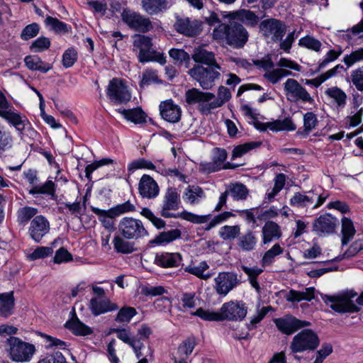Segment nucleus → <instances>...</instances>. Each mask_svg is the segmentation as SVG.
Instances as JSON below:
<instances>
[{
	"instance_id": "54",
	"label": "nucleus",
	"mask_w": 363,
	"mask_h": 363,
	"mask_svg": "<svg viewBox=\"0 0 363 363\" xmlns=\"http://www.w3.org/2000/svg\"><path fill=\"white\" fill-rule=\"evenodd\" d=\"M208 268V264L205 262H202L198 267H188L185 269L186 272L196 276L197 277L207 280L211 277V274H205L204 272Z\"/></svg>"
},
{
	"instance_id": "47",
	"label": "nucleus",
	"mask_w": 363,
	"mask_h": 363,
	"mask_svg": "<svg viewBox=\"0 0 363 363\" xmlns=\"http://www.w3.org/2000/svg\"><path fill=\"white\" fill-rule=\"evenodd\" d=\"M135 211V206L130 201L118 204L116 206L109 209L111 216H119L125 213L133 212Z\"/></svg>"
},
{
	"instance_id": "14",
	"label": "nucleus",
	"mask_w": 363,
	"mask_h": 363,
	"mask_svg": "<svg viewBox=\"0 0 363 363\" xmlns=\"http://www.w3.org/2000/svg\"><path fill=\"white\" fill-rule=\"evenodd\" d=\"M107 96L114 104H125L131 99L123 80L113 78L107 87Z\"/></svg>"
},
{
	"instance_id": "46",
	"label": "nucleus",
	"mask_w": 363,
	"mask_h": 363,
	"mask_svg": "<svg viewBox=\"0 0 363 363\" xmlns=\"http://www.w3.org/2000/svg\"><path fill=\"white\" fill-rule=\"evenodd\" d=\"M292 72L291 71L282 69V68H278L274 69L272 71H267L264 74V77L267 80H269L272 84L277 83L282 77H286L289 75H291Z\"/></svg>"
},
{
	"instance_id": "19",
	"label": "nucleus",
	"mask_w": 363,
	"mask_h": 363,
	"mask_svg": "<svg viewBox=\"0 0 363 363\" xmlns=\"http://www.w3.org/2000/svg\"><path fill=\"white\" fill-rule=\"evenodd\" d=\"M274 321L277 328L286 335H291L298 329L311 325L308 321L301 320L294 317L277 318Z\"/></svg>"
},
{
	"instance_id": "56",
	"label": "nucleus",
	"mask_w": 363,
	"mask_h": 363,
	"mask_svg": "<svg viewBox=\"0 0 363 363\" xmlns=\"http://www.w3.org/2000/svg\"><path fill=\"white\" fill-rule=\"evenodd\" d=\"M240 230L238 225H225L220 228L219 235L223 240H232L240 234Z\"/></svg>"
},
{
	"instance_id": "15",
	"label": "nucleus",
	"mask_w": 363,
	"mask_h": 363,
	"mask_svg": "<svg viewBox=\"0 0 363 363\" xmlns=\"http://www.w3.org/2000/svg\"><path fill=\"white\" fill-rule=\"evenodd\" d=\"M260 30L266 38H271L276 42L281 40L286 32V26L276 18H269L261 22Z\"/></svg>"
},
{
	"instance_id": "18",
	"label": "nucleus",
	"mask_w": 363,
	"mask_h": 363,
	"mask_svg": "<svg viewBox=\"0 0 363 363\" xmlns=\"http://www.w3.org/2000/svg\"><path fill=\"white\" fill-rule=\"evenodd\" d=\"M139 194L144 199H154L160 193L156 181L148 174H143L138 183Z\"/></svg>"
},
{
	"instance_id": "10",
	"label": "nucleus",
	"mask_w": 363,
	"mask_h": 363,
	"mask_svg": "<svg viewBox=\"0 0 363 363\" xmlns=\"http://www.w3.org/2000/svg\"><path fill=\"white\" fill-rule=\"evenodd\" d=\"M284 90L287 101L297 103H310L313 101L308 91L296 79L289 78L284 84Z\"/></svg>"
},
{
	"instance_id": "33",
	"label": "nucleus",
	"mask_w": 363,
	"mask_h": 363,
	"mask_svg": "<svg viewBox=\"0 0 363 363\" xmlns=\"http://www.w3.org/2000/svg\"><path fill=\"white\" fill-rule=\"evenodd\" d=\"M181 236V231L178 229H174L169 231L160 233L153 240L150 241V244L155 245H161L169 243Z\"/></svg>"
},
{
	"instance_id": "28",
	"label": "nucleus",
	"mask_w": 363,
	"mask_h": 363,
	"mask_svg": "<svg viewBox=\"0 0 363 363\" xmlns=\"http://www.w3.org/2000/svg\"><path fill=\"white\" fill-rule=\"evenodd\" d=\"M227 158V152L224 149L216 148L214 150L212 162L206 163L204 169L208 172H214L222 168V164Z\"/></svg>"
},
{
	"instance_id": "26",
	"label": "nucleus",
	"mask_w": 363,
	"mask_h": 363,
	"mask_svg": "<svg viewBox=\"0 0 363 363\" xmlns=\"http://www.w3.org/2000/svg\"><path fill=\"white\" fill-rule=\"evenodd\" d=\"M182 256L179 253L164 252L157 255L155 263L162 267H174L180 264Z\"/></svg>"
},
{
	"instance_id": "49",
	"label": "nucleus",
	"mask_w": 363,
	"mask_h": 363,
	"mask_svg": "<svg viewBox=\"0 0 363 363\" xmlns=\"http://www.w3.org/2000/svg\"><path fill=\"white\" fill-rule=\"evenodd\" d=\"M325 93L334 99L338 106H345L347 96L340 89L337 87L330 88L326 90Z\"/></svg>"
},
{
	"instance_id": "52",
	"label": "nucleus",
	"mask_w": 363,
	"mask_h": 363,
	"mask_svg": "<svg viewBox=\"0 0 363 363\" xmlns=\"http://www.w3.org/2000/svg\"><path fill=\"white\" fill-rule=\"evenodd\" d=\"M143 6L145 11L150 14L157 13L161 10L165 0H143Z\"/></svg>"
},
{
	"instance_id": "35",
	"label": "nucleus",
	"mask_w": 363,
	"mask_h": 363,
	"mask_svg": "<svg viewBox=\"0 0 363 363\" xmlns=\"http://www.w3.org/2000/svg\"><path fill=\"white\" fill-rule=\"evenodd\" d=\"M196 345V340L194 337L186 339L178 347L179 358H176L177 361H186L189 355L193 352Z\"/></svg>"
},
{
	"instance_id": "23",
	"label": "nucleus",
	"mask_w": 363,
	"mask_h": 363,
	"mask_svg": "<svg viewBox=\"0 0 363 363\" xmlns=\"http://www.w3.org/2000/svg\"><path fill=\"white\" fill-rule=\"evenodd\" d=\"M254 125L260 131H265L267 128L272 131L294 130L296 129V125L290 118H285L282 121L277 120L268 123L255 121Z\"/></svg>"
},
{
	"instance_id": "25",
	"label": "nucleus",
	"mask_w": 363,
	"mask_h": 363,
	"mask_svg": "<svg viewBox=\"0 0 363 363\" xmlns=\"http://www.w3.org/2000/svg\"><path fill=\"white\" fill-rule=\"evenodd\" d=\"M174 26L178 32L189 37L195 36L201 32L199 23L189 18L177 19Z\"/></svg>"
},
{
	"instance_id": "6",
	"label": "nucleus",
	"mask_w": 363,
	"mask_h": 363,
	"mask_svg": "<svg viewBox=\"0 0 363 363\" xmlns=\"http://www.w3.org/2000/svg\"><path fill=\"white\" fill-rule=\"evenodd\" d=\"M220 70L219 65L207 67L197 65L189 69V74L203 89H210L215 85V81L220 78Z\"/></svg>"
},
{
	"instance_id": "29",
	"label": "nucleus",
	"mask_w": 363,
	"mask_h": 363,
	"mask_svg": "<svg viewBox=\"0 0 363 363\" xmlns=\"http://www.w3.org/2000/svg\"><path fill=\"white\" fill-rule=\"evenodd\" d=\"M314 295L315 289L313 287L306 288L303 291L291 289L286 295V299L290 302L310 301L314 298Z\"/></svg>"
},
{
	"instance_id": "24",
	"label": "nucleus",
	"mask_w": 363,
	"mask_h": 363,
	"mask_svg": "<svg viewBox=\"0 0 363 363\" xmlns=\"http://www.w3.org/2000/svg\"><path fill=\"white\" fill-rule=\"evenodd\" d=\"M160 111L162 118L170 123L178 122L182 116L181 108L172 101L162 102L160 105Z\"/></svg>"
},
{
	"instance_id": "38",
	"label": "nucleus",
	"mask_w": 363,
	"mask_h": 363,
	"mask_svg": "<svg viewBox=\"0 0 363 363\" xmlns=\"http://www.w3.org/2000/svg\"><path fill=\"white\" fill-rule=\"evenodd\" d=\"M342 244L347 245L354 237L356 230L351 219L343 217L342 219Z\"/></svg>"
},
{
	"instance_id": "57",
	"label": "nucleus",
	"mask_w": 363,
	"mask_h": 363,
	"mask_svg": "<svg viewBox=\"0 0 363 363\" xmlns=\"http://www.w3.org/2000/svg\"><path fill=\"white\" fill-rule=\"evenodd\" d=\"M55 183L50 180L47 181L43 185H38L34 186L31 190V194H46L51 196L54 195L55 188Z\"/></svg>"
},
{
	"instance_id": "53",
	"label": "nucleus",
	"mask_w": 363,
	"mask_h": 363,
	"mask_svg": "<svg viewBox=\"0 0 363 363\" xmlns=\"http://www.w3.org/2000/svg\"><path fill=\"white\" fill-rule=\"evenodd\" d=\"M194 315L200 317L201 319L208 321H221L220 313L219 312H214L209 310H204L202 308H198Z\"/></svg>"
},
{
	"instance_id": "58",
	"label": "nucleus",
	"mask_w": 363,
	"mask_h": 363,
	"mask_svg": "<svg viewBox=\"0 0 363 363\" xmlns=\"http://www.w3.org/2000/svg\"><path fill=\"white\" fill-rule=\"evenodd\" d=\"M259 145L260 143L257 142L247 143L243 145H238L233 150L232 158L235 159L236 157H240L247 152L249 150L259 147Z\"/></svg>"
},
{
	"instance_id": "62",
	"label": "nucleus",
	"mask_w": 363,
	"mask_h": 363,
	"mask_svg": "<svg viewBox=\"0 0 363 363\" xmlns=\"http://www.w3.org/2000/svg\"><path fill=\"white\" fill-rule=\"evenodd\" d=\"M77 60V52L74 48L67 49L62 56V65L65 67H72Z\"/></svg>"
},
{
	"instance_id": "43",
	"label": "nucleus",
	"mask_w": 363,
	"mask_h": 363,
	"mask_svg": "<svg viewBox=\"0 0 363 363\" xmlns=\"http://www.w3.org/2000/svg\"><path fill=\"white\" fill-rule=\"evenodd\" d=\"M227 191L235 200L245 199L248 194L247 187L241 183H235L230 185Z\"/></svg>"
},
{
	"instance_id": "12",
	"label": "nucleus",
	"mask_w": 363,
	"mask_h": 363,
	"mask_svg": "<svg viewBox=\"0 0 363 363\" xmlns=\"http://www.w3.org/2000/svg\"><path fill=\"white\" fill-rule=\"evenodd\" d=\"M215 95L211 92H203L196 88L188 89L185 93V101L189 104H199V111L203 114H208L213 108H208L209 104Z\"/></svg>"
},
{
	"instance_id": "9",
	"label": "nucleus",
	"mask_w": 363,
	"mask_h": 363,
	"mask_svg": "<svg viewBox=\"0 0 363 363\" xmlns=\"http://www.w3.org/2000/svg\"><path fill=\"white\" fill-rule=\"evenodd\" d=\"M123 21L132 30L140 33H147L153 28L149 18L130 9H125L121 13Z\"/></svg>"
},
{
	"instance_id": "40",
	"label": "nucleus",
	"mask_w": 363,
	"mask_h": 363,
	"mask_svg": "<svg viewBox=\"0 0 363 363\" xmlns=\"http://www.w3.org/2000/svg\"><path fill=\"white\" fill-rule=\"evenodd\" d=\"M24 61L27 67L32 70H38L46 73L52 68L50 65L45 64L38 56H27Z\"/></svg>"
},
{
	"instance_id": "48",
	"label": "nucleus",
	"mask_w": 363,
	"mask_h": 363,
	"mask_svg": "<svg viewBox=\"0 0 363 363\" xmlns=\"http://www.w3.org/2000/svg\"><path fill=\"white\" fill-rule=\"evenodd\" d=\"M91 211L99 216L100 221L106 228H112L113 224L112 219L116 216H111L109 210L104 211L96 207H92Z\"/></svg>"
},
{
	"instance_id": "64",
	"label": "nucleus",
	"mask_w": 363,
	"mask_h": 363,
	"mask_svg": "<svg viewBox=\"0 0 363 363\" xmlns=\"http://www.w3.org/2000/svg\"><path fill=\"white\" fill-rule=\"evenodd\" d=\"M363 60V48H359L351 52V54L345 56L344 62L350 67L354 63Z\"/></svg>"
},
{
	"instance_id": "61",
	"label": "nucleus",
	"mask_w": 363,
	"mask_h": 363,
	"mask_svg": "<svg viewBox=\"0 0 363 363\" xmlns=\"http://www.w3.org/2000/svg\"><path fill=\"white\" fill-rule=\"evenodd\" d=\"M155 169V165L150 161H147L143 158L139 159L137 160H134L130 162L128 166V170L129 172L134 171L137 169Z\"/></svg>"
},
{
	"instance_id": "21",
	"label": "nucleus",
	"mask_w": 363,
	"mask_h": 363,
	"mask_svg": "<svg viewBox=\"0 0 363 363\" xmlns=\"http://www.w3.org/2000/svg\"><path fill=\"white\" fill-rule=\"evenodd\" d=\"M337 224V220L330 214L320 216L313 223V230L318 235L332 233Z\"/></svg>"
},
{
	"instance_id": "3",
	"label": "nucleus",
	"mask_w": 363,
	"mask_h": 363,
	"mask_svg": "<svg viewBox=\"0 0 363 363\" xmlns=\"http://www.w3.org/2000/svg\"><path fill=\"white\" fill-rule=\"evenodd\" d=\"M133 39V50L138 52V58L140 62L155 61L161 65L166 62L163 55L154 49L150 37L135 34Z\"/></svg>"
},
{
	"instance_id": "5",
	"label": "nucleus",
	"mask_w": 363,
	"mask_h": 363,
	"mask_svg": "<svg viewBox=\"0 0 363 363\" xmlns=\"http://www.w3.org/2000/svg\"><path fill=\"white\" fill-rule=\"evenodd\" d=\"M357 295L356 292L347 291L335 296L324 295L322 298L325 304L335 312L355 313L360 311V308L352 300Z\"/></svg>"
},
{
	"instance_id": "60",
	"label": "nucleus",
	"mask_w": 363,
	"mask_h": 363,
	"mask_svg": "<svg viewBox=\"0 0 363 363\" xmlns=\"http://www.w3.org/2000/svg\"><path fill=\"white\" fill-rule=\"evenodd\" d=\"M140 214L147 218L158 229L165 226V222L160 218L156 217L155 214L147 208H143Z\"/></svg>"
},
{
	"instance_id": "32",
	"label": "nucleus",
	"mask_w": 363,
	"mask_h": 363,
	"mask_svg": "<svg viewBox=\"0 0 363 363\" xmlns=\"http://www.w3.org/2000/svg\"><path fill=\"white\" fill-rule=\"evenodd\" d=\"M116 112H118L123 115L125 118L135 124L145 123L146 114L140 108H136L133 109H116Z\"/></svg>"
},
{
	"instance_id": "37",
	"label": "nucleus",
	"mask_w": 363,
	"mask_h": 363,
	"mask_svg": "<svg viewBox=\"0 0 363 363\" xmlns=\"http://www.w3.org/2000/svg\"><path fill=\"white\" fill-rule=\"evenodd\" d=\"M113 244L115 250L119 253L130 254L135 251L133 244L128 242L121 235L114 237Z\"/></svg>"
},
{
	"instance_id": "51",
	"label": "nucleus",
	"mask_w": 363,
	"mask_h": 363,
	"mask_svg": "<svg viewBox=\"0 0 363 363\" xmlns=\"http://www.w3.org/2000/svg\"><path fill=\"white\" fill-rule=\"evenodd\" d=\"M283 248L279 244H275L271 249L267 250L263 256L262 264L269 265L272 263L274 257L283 253Z\"/></svg>"
},
{
	"instance_id": "55",
	"label": "nucleus",
	"mask_w": 363,
	"mask_h": 363,
	"mask_svg": "<svg viewBox=\"0 0 363 363\" xmlns=\"http://www.w3.org/2000/svg\"><path fill=\"white\" fill-rule=\"evenodd\" d=\"M38 213V209L26 206L18 211V220L21 223H26Z\"/></svg>"
},
{
	"instance_id": "30",
	"label": "nucleus",
	"mask_w": 363,
	"mask_h": 363,
	"mask_svg": "<svg viewBox=\"0 0 363 363\" xmlns=\"http://www.w3.org/2000/svg\"><path fill=\"white\" fill-rule=\"evenodd\" d=\"M13 292L0 294V315L7 318L13 313L14 307Z\"/></svg>"
},
{
	"instance_id": "11",
	"label": "nucleus",
	"mask_w": 363,
	"mask_h": 363,
	"mask_svg": "<svg viewBox=\"0 0 363 363\" xmlns=\"http://www.w3.org/2000/svg\"><path fill=\"white\" fill-rule=\"evenodd\" d=\"M247 313V307L242 301H230L222 305L220 309L221 321H241Z\"/></svg>"
},
{
	"instance_id": "2",
	"label": "nucleus",
	"mask_w": 363,
	"mask_h": 363,
	"mask_svg": "<svg viewBox=\"0 0 363 363\" xmlns=\"http://www.w3.org/2000/svg\"><path fill=\"white\" fill-rule=\"evenodd\" d=\"M213 35L216 38L225 39L227 44L237 49L243 48L249 37L248 32L243 26L236 22L219 25L214 30Z\"/></svg>"
},
{
	"instance_id": "7",
	"label": "nucleus",
	"mask_w": 363,
	"mask_h": 363,
	"mask_svg": "<svg viewBox=\"0 0 363 363\" xmlns=\"http://www.w3.org/2000/svg\"><path fill=\"white\" fill-rule=\"evenodd\" d=\"M319 343V337L314 331L311 329H304L293 337L289 350L291 354L313 351L318 347Z\"/></svg>"
},
{
	"instance_id": "59",
	"label": "nucleus",
	"mask_w": 363,
	"mask_h": 363,
	"mask_svg": "<svg viewBox=\"0 0 363 363\" xmlns=\"http://www.w3.org/2000/svg\"><path fill=\"white\" fill-rule=\"evenodd\" d=\"M136 311L132 307H123L118 313L116 321L120 323H128L135 315Z\"/></svg>"
},
{
	"instance_id": "16",
	"label": "nucleus",
	"mask_w": 363,
	"mask_h": 363,
	"mask_svg": "<svg viewBox=\"0 0 363 363\" xmlns=\"http://www.w3.org/2000/svg\"><path fill=\"white\" fill-rule=\"evenodd\" d=\"M215 289L220 295H227L240 284L237 274L233 272H220L215 278Z\"/></svg>"
},
{
	"instance_id": "63",
	"label": "nucleus",
	"mask_w": 363,
	"mask_h": 363,
	"mask_svg": "<svg viewBox=\"0 0 363 363\" xmlns=\"http://www.w3.org/2000/svg\"><path fill=\"white\" fill-rule=\"evenodd\" d=\"M350 77L357 89L363 91V67L353 70Z\"/></svg>"
},
{
	"instance_id": "36",
	"label": "nucleus",
	"mask_w": 363,
	"mask_h": 363,
	"mask_svg": "<svg viewBox=\"0 0 363 363\" xmlns=\"http://www.w3.org/2000/svg\"><path fill=\"white\" fill-rule=\"evenodd\" d=\"M233 15L235 18L252 27L255 26L259 21V17L250 10L242 9L233 13Z\"/></svg>"
},
{
	"instance_id": "44",
	"label": "nucleus",
	"mask_w": 363,
	"mask_h": 363,
	"mask_svg": "<svg viewBox=\"0 0 363 363\" xmlns=\"http://www.w3.org/2000/svg\"><path fill=\"white\" fill-rule=\"evenodd\" d=\"M242 269L248 276L252 286L255 288L257 291H259L260 286L257 281V277L262 272V269L257 267L250 268L245 266H242Z\"/></svg>"
},
{
	"instance_id": "41",
	"label": "nucleus",
	"mask_w": 363,
	"mask_h": 363,
	"mask_svg": "<svg viewBox=\"0 0 363 363\" xmlns=\"http://www.w3.org/2000/svg\"><path fill=\"white\" fill-rule=\"evenodd\" d=\"M231 98V94L230 90L223 86H220L218 91V97L214 98L208 106V108L216 109L221 107L225 102L228 101Z\"/></svg>"
},
{
	"instance_id": "17",
	"label": "nucleus",
	"mask_w": 363,
	"mask_h": 363,
	"mask_svg": "<svg viewBox=\"0 0 363 363\" xmlns=\"http://www.w3.org/2000/svg\"><path fill=\"white\" fill-rule=\"evenodd\" d=\"M7 108L8 103L5 96L0 94V116L13 124L18 130H23L26 120L13 109H8Z\"/></svg>"
},
{
	"instance_id": "22",
	"label": "nucleus",
	"mask_w": 363,
	"mask_h": 363,
	"mask_svg": "<svg viewBox=\"0 0 363 363\" xmlns=\"http://www.w3.org/2000/svg\"><path fill=\"white\" fill-rule=\"evenodd\" d=\"M118 306L108 297L91 298L89 301V309L94 315H99L110 311H116Z\"/></svg>"
},
{
	"instance_id": "4",
	"label": "nucleus",
	"mask_w": 363,
	"mask_h": 363,
	"mask_svg": "<svg viewBox=\"0 0 363 363\" xmlns=\"http://www.w3.org/2000/svg\"><path fill=\"white\" fill-rule=\"evenodd\" d=\"M5 348L9 357L15 362L29 361L35 351L33 345L13 336L6 340Z\"/></svg>"
},
{
	"instance_id": "27",
	"label": "nucleus",
	"mask_w": 363,
	"mask_h": 363,
	"mask_svg": "<svg viewBox=\"0 0 363 363\" xmlns=\"http://www.w3.org/2000/svg\"><path fill=\"white\" fill-rule=\"evenodd\" d=\"M113 331L116 333L118 338L133 347L138 358L143 357V354L141 352L143 347L142 343H140V341L136 340L135 337L130 338L129 333L127 330L114 329Z\"/></svg>"
},
{
	"instance_id": "13",
	"label": "nucleus",
	"mask_w": 363,
	"mask_h": 363,
	"mask_svg": "<svg viewBox=\"0 0 363 363\" xmlns=\"http://www.w3.org/2000/svg\"><path fill=\"white\" fill-rule=\"evenodd\" d=\"M326 198L327 196L320 194L315 190L309 191L305 194L297 192L291 199L290 203L292 206L297 208L313 206L315 208L321 206Z\"/></svg>"
},
{
	"instance_id": "42",
	"label": "nucleus",
	"mask_w": 363,
	"mask_h": 363,
	"mask_svg": "<svg viewBox=\"0 0 363 363\" xmlns=\"http://www.w3.org/2000/svg\"><path fill=\"white\" fill-rule=\"evenodd\" d=\"M65 327L77 335H86L91 333V330L80 322L77 318L66 323Z\"/></svg>"
},
{
	"instance_id": "34",
	"label": "nucleus",
	"mask_w": 363,
	"mask_h": 363,
	"mask_svg": "<svg viewBox=\"0 0 363 363\" xmlns=\"http://www.w3.org/2000/svg\"><path fill=\"white\" fill-rule=\"evenodd\" d=\"M192 57L195 62L205 64L208 67L218 65L216 61L214 54L203 49L195 50Z\"/></svg>"
},
{
	"instance_id": "20",
	"label": "nucleus",
	"mask_w": 363,
	"mask_h": 363,
	"mask_svg": "<svg viewBox=\"0 0 363 363\" xmlns=\"http://www.w3.org/2000/svg\"><path fill=\"white\" fill-rule=\"evenodd\" d=\"M50 230V223L43 216H35L30 222L29 234L33 240L39 242Z\"/></svg>"
},
{
	"instance_id": "50",
	"label": "nucleus",
	"mask_w": 363,
	"mask_h": 363,
	"mask_svg": "<svg viewBox=\"0 0 363 363\" xmlns=\"http://www.w3.org/2000/svg\"><path fill=\"white\" fill-rule=\"evenodd\" d=\"M256 244V238L252 232H248L245 235L241 236L239 239V246L246 251L254 249Z\"/></svg>"
},
{
	"instance_id": "31",
	"label": "nucleus",
	"mask_w": 363,
	"mask_h": 363,
	"mask_svg": "<svg viewBox=\"0 0 363 363\" xmlns=\"http://www.w3.org/2000/svg\"><path fill=\"white\" fill-rule=\"evenodd\" d=\"M263 242H271L274 239H279L281 235L280 227L275 222L267 221L262 228Z\"/></svg>"
},
{
	"instance_id": "45",
	"label": "nucleus",
	"mask_w": 363,
	"mask_h": 363,
	"mask_svg": "<svg viewBox=\"0 0 363 363\" xmlns=\"http://www.w3.org/2000/svg\"><path fill=\"white\" fill-rule=\"evenodd\" d=\"M45 22L47 26H50L57 33L64 34L69 31L68 26L56 18L48 16Z\"/></svg>"
},
{
	"instance_id": "8",
	"label": "nucleus",
	"mask_w": 363,
	"mask_h": 363,
	"mask_svg": "<svg viewBox=\"0 0 363 363\" xmlns=\"http://www.w3.org/2000/svg\"><path fill=\"white\" fill-rule=\"evenodd\" d=\"M118 233L126 240H137L148 235V232L140 220L132 218H123L118 223Z\"/></svg>"
},
{
	"instance_id": "1",
	"label": "nucleus",
	"mask_w": 363,
	"mask_h": 363,
	"mask_svg": "<svg viewBox=\"0 0 363 363\" xmlns=\"http://www.w3.org/2000/svg\"><path fill=\"white\" fill-rule=\"evenodd\" d=\"M180 195L178 193L177 189L174 187L168 188L162 198L160 211L161 216L166 218H181L184 220L196 224L205 223L211 218L210 215L198 216L186 211L178 214L173 213L172 211H177L180 207Z\"/></svg>"
},
{
	"instance_id": "39",
	"label": "nucleus",
	"mask_w": 363,
	"mask_h": 363,
	"mask_svg": "<svg viewBox=\"0 0 363 363\" xmlns=\"http://www.w3.org/2000/svg\"><path fill=\"white\" fill-rule=\"evenodd\" d=\"M205 197L203 190L199 186H189L184 195V199L190 203H199V201Z\"/></svg>"
}]
</instances>
